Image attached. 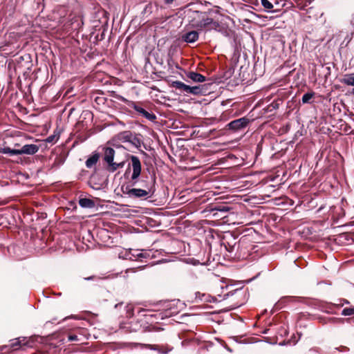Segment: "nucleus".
<instances>
[{
  "instance_id": "obj_1",
  "label": "nucleus",
  "mask_w": 354,
  "mask_h": 354,
  "mask_svg": "<svg viewBox=\"0 0 354 354\" xmlns=\"http://www.w3.org/2000/svg\"><path fill=\"white\" fill-rule=\"evenodd\" d=\"M39 147L36 145H25L21 149H11L10 147H5L0 148V152L4 154H9L10 156L27 154L33 155L39 151Z\"/></svg>"
},
{
  "instance_id": "obj_6",
  "label": "nucleus",
  "mask_w": 354,
  "mask_h": 354,
  "mask_svg": "<svg viewBox=\"0 0 354 354\" xmlns=\"http://www.w3.org/2000/svg\"><path fill=\"white\" fill-rule=\"evenodd\" d=\"M122 192L130 198H147L149 195V192L145 189L132 188L129 189L126 187L125 189L122 188Z\"/></svg>"
},
{
  "instance_id": "obj_28",
  "label": "nucleus",
  "mask_w": 354,
  "mask_h": 354,
  "mask_svg": "<svg viewBox=\"0 0 354 354\" xmlns=\"http://www.w3.org/2000/svg\"><path fill=\"white\" fill-rule=\"evenodd\" d=\"M174 0H164L165 3L167 4L171 3Z\"/></svg>"
},
{
  "instance_id": "obj_20",
  "label": "nucleus",
  "mask_w": 354,
  "mask_h": 354,
  "mask_svg": "<svg viewBox=\"0 0 354 354\" xmlns=\"http://www.w3.org/2000/svg\"><path fill=\"white\" fill-rule=\"evenodd\" d=\"M125 101L127 102H129L128 100H125ZM131 102L129 103V105L131 104L133 108L137 111L139 113H140L141 115H142V113H144V111H145V109H144L143 108L136 105L134 102L130 101Z\"/></svg>"
},
{
  "instance_id": "obj_3",
  "label": "nucleus",
  "mask_w": 354,
  "mask_h": 354,
  "mask_svg": "<svg viewBox=\"0 0 354 354\" xmlns=\"http://www.w3.org/2000/svg\"><path fill=\"white\" fill-rule=\"evenodd\" d=\"M124 257L131 261H143L151 257V251L140 249H129L125 251Z\"/></svg>"
},
{
  "instance_id": "obj_16",
  "label": "nucleus",
  "mask_w": 354,
  "mask_h": 354,
  "mask_svg": "<svg viewBox=\"0 0 354 354\" xmlns=\"http://www.w3.org/2000/svg\"><path fill=\"white\" fill-rule=\"evenodd\" d=\"M24 340H25V339H23L22 340H21L20 338L14 339L10 344L11 348L13 350H17L19 348V346H21V344H24V345L26 344L25 342L22 343V341H24Z\"/></svg>"
},
{
  "instance_id": "obj_5",
  "label": "nucleus",
  "mask_w": 354,
  "mask_h": 354,
  "mask_svg": "<svg viewBox=\"0 0 354 354\" xmlns=\"http://www.w3.org/2000/svg\"><path fill=\"white\" fill-rule=\"evenodd\" d=\"M132 174L131 179L133 181V185L138 182V179L141 173V162L140 159L136 156H131Z\"/></svg>"
},
{
  "instance_id": "obj_22",
  "label": "nucleus",
  "mask_w": 354,
  "mask_h": 354,
  "mask_svg": "<svg viewBox=\"0 0 354 354\" xmlns=\"http://www.w3.org/2000/svg\"><path fill=\"white\" fill-rule=\"evenodd\" d=\"M58 139V138L57 137V136L55 135H53V136H48L46 139V142H53L54 141L57 140Z\"/></svg>"
},
{
  "instance_id": "obj_9",
  "label": "nucleus",
  "mask_w": 354,
  "mask_h": 354,
  "mask_svg": "<svg viewBox=\"0 0 354 354\" xmlns=\"http://www.w3.org/2000/svg\"><path fill=\"white\" fill-rule=\"evenodd\" d=\"M182 38L187 43H194L198 39V32L196 30L189 31L184 34Z\"/></svg>"
},
{
  "instance_id": "obj_25",
  "label": "nucleus",
  "mask_w": 354,
  "mask_h": 354,
  "mask_svg": "<svg viewBox=\"0 0 354 354\" xmlns=\"http://www.w3.org/2000/svg\"><path fill=\"white\" fill-rule=\"evenodd\" d=\"M337 349L340 352H346V351H349V349L346 346H341Z\"/></svg>"
},
{
  "instance_id": "obj_14",
  "label": "nucleus",
  "mask_w": 354,
  "mask_h": 354,
  "mask_svg": "<svg viewBox=\"0 0 354 354\" xmlns=\"http://www.w3.org/2000/svg\"><path fill=\"white\" fill-rule=\"evenodd\" d=\"M171 86L176 89L183 91L186 93L187 85L180 81H174L171 83Z\"/></svg>"
},
{
  "instance_id": "obj_32",
  "label": "nucleus",
  "mask_w": 354,
  "mask_h": 354,
  "mask_svg": "<svg viewBox=\"0 0 354 354\" xmlns=\"http://www.w3.org/2000/svg\"><path fill=\"white\" fill-rule=\"evenodd\" d=\"M352 93L354 95V89H353Z\"/></svg>"
},
{
  "instance_id": "obj_29",
  "label": "nucleus",
  "mask_w": 354,
  "mask_h": 354,
  "mask_svg": "<svg viewBox=\"0 0 354 354\" xmlns=\"http://www.w3.org/2000/svg\"><path fill=\"white\" fill-rule=\"evenodd\" d=\"M288 204H289V205H293V202L292 201V200L289 199Z\"/></svg>"
},
{
  "instance_id": "obj_11",
  "label": "nucleus",
  "mask_w": 354,
  "mask_h": 354,
  "mask_svg": "<svg viewBox=\"0 0 354 354\" xmlns=\"http://www.w3.org/2000/svg\"><path fill=\"white\" fill-rule=\"evenodd\" d=\"M79 205L83 208H93L95 207V202L89 198H83L79 200Z\"/></svg>"
},
{
  "instance_id": "obj_12",
  "label": "nucleus",
  "mask_w": 354,
  "mask_h": 354,
  "mask_svg": "<svg viewBox=\"0 0 354 354\" xmlns=\"http://www.w3.org/2000/svg\"><path fill=\"white\" fill-rule=\"evenodd\" d=\"M100 156L98 153H94L91 157H89L86 161V166L88 168H91L94 166L98 161Z\"/></svg>"
},
{
  "instance_id": "obj_30",
  "label": "nucleus",
  "mask_w": 354,
  "mask_h": 354,
  "mask_svg": "<svg viewBox=\"0 0 354 354\" xmlns=\"http://www.w3.org/2000/svg\"><path fill=\"white\" fill-rule=\"evenodd\" d=\"M15 147H19V144H17H17H15Z\"/></svg>"
},
{
  "instance_id": "obj_17",
  "label": "nucleus",
  "mask_w": 354,
  "mask_h": 354,
  "mask_svg": "<svg viewBox=\"0 0 354 354\" xmlns=\"http://www.w3.org/2000/svg\"><path fill=\"white\" fill-rule=\"evenodd\" d=\"M342 315L344 316L354 315V306L343 309Z\"/></svg>"
},
{
  "instance_id": "obj_23",
  "label": "nucleus",
  "mask_w": 354,
  "mask_h": 354,
  "mask_svg": "<svg viewBox=\"0 0 354 354\" xmlns=\"http://www.w3.org/2000/svg\"><path fill=\"white\" fill-rule=\"evenodd\" d=\"M298 337H296V336L295 335H293L290 339H289V344H291L292 343L293 344H295L298 339H299L300 336L298 334Z\"/></svg>"
},
{
  "instance_id": "obj_7",
  "label": "nucleus",
  "mask_w": 354,
  "mask_h": 354,
  "mask_svg": "<svg viewBox=\"0 0 354 354\" xmlns=\"http://www.w3.org/2000/svg\"><path fill=\"white\" fill-rule=\"evenodd\" d=\"M249 122V120L246 118H241L230 122L228 124V127L230 129L239 130L247 126Z\"/></svg>"
},
{
  "instance_id": "obj_10",
  "label": "nucleus",
  "mask_w": 354,
  "mask_h": 354,
  "mask_svg": "<svg viewBox=\"0 0 354 354\" xmlns=\"http://www.w3.org/2000/svg\"><path fill=\"white\" fill-rule=\"evenodd\" d=\"M187 77L192 80L195 82H203L205 81L206 78L204 75L198 73L196 72H189L187 75Z\"/></svg>"
},
{
  "instance_id": "obj_21",
  "label": "nucleus",
  "mask_w": 354,
  "mask_h": 354,
  "mask_svg": "<svg viewBox=\"0 0 354 354\" xmlns=\"http://www.w3.org/2000/svg\"><path fill=\"white\" fill-rule=\"evenodd\" d=\"M142 115L151 121H153L156 118L153 113H150L146 110L144 111V113H142Z\"/></svg>"
},
{
  "instance_id": "obj_24",
  "label": "nucleus",
  "mask_w": 354,
  "mask_h": 354,
  "mask_svg": "<svg viewBox=\"0 0 354 354\" xmlns=\"http://www.w3.org/2000/svg\"><path fill=\"white\" fill-rule=\"evenodd\" d=\"M68 340L69 341H77L78 340V337L77 335H68Z\"/></svg>"
},
{
  "instance_id": "obj_31",
  "label": "nucleus",
  "mask_w": 354,
  "mask_h": 354,
  "mask_svg": "<svg viewBox=\"0 0 354 354\" xmlns=\"http://www.w3.org/2000/svg\"><path fill=\"white\" fill-rule=\"evenodd\" d=\"M283 343H279V345H283Z\"/></svg>"
},
{
  "instance_id": "obj_27",
  "label": "nucleus",
  "mask_w": 354,
  "mask_h": 354,
  "mask_svg": "<svg viewBox=\"0 0 354 354\" xmlns=\"http://www.w3.org/2000/svg\"><path fill=\"white\" fill-rule=\"evenodd\" d=\"M219 210L220 211H223V212H227L229 210V207H223L222 209H220Z\"/></svg>"
},
{
  "instance_id": "obj_19",
  "label": "nucleus",
  "mask_w": 354,
  "mask_h": 354,
  "mask_svg": "<svg viewBox=\"0 0 354 354\" xmlns=\"http://www.w3.org/2000/svg\"><path fill=\"white\" fill-rule=\"evenodd\" d=\"M261 3L268 11L273 8L272 3L268 0H261Z\"/></svg>"
},
{
  "instance_id": "obj_8",
  "label": "nucleus",
  "mask_w": 354,
  "mask_h": 354,
  "mask_svg": "<svg viewBox=\"0 0 354 354\" xmlns=\"http://www.w3.org/2000/svg\"><path fill=\"white\" fill-rule=\"evenodd\" d=\"M119 140L123 142H129L131 143H140L138 139L133 138L130 131H124L118 135Z\"/></svg>"
},
{
  "instance_id": "obj_2",
  "label": "nucleus",
  "mask_w": 354,
  "mask_h": 354,
  "mask_svg": "<svg viewBox=\"0 0 354 354\" xmlns=\"http://www.w3.org/2000/svg\"><path fill=\"white\" fill-rule=\"evenodd\" d=\"M192 26L198 30L206 29L209 31L216 30L219 27V24L212 18L201 17H198V19H194Z\"/></svg>"
},
{
  "instance_id": "obj_18",
  "label": "nucleus",
  "mask_w": 354,
  "mask_h": 354,
  "mask_svg": "<svg viewBox=\"0 0 354 354\" xmlns=\"http://www.w3.org/2000/svg\"><path fill=\"white\" fill-rule=\"evenodd\" d=\"M314 93H305L302 97V102L303 103H308L310 102V100L313 97Z\"/></svg>"
},
{
  "instance_id": "obj_15",
  "label": "nucleus",
  "mask_w": 354,
  "mask_h": 354,
  "mask_svg": "<svg viewBox=\"0 0 354 354\" xmlns=\"http://www.w3.org/2000/svg\"><path fill=\"white\" fill-rule=\"evenodd\" d=\"M201 91H202V89L198 86H189L187 85L186 94L198 95L201 93Z\"/></svg>"
},
{
  "instance_id": "obj_26",
  "label": "nucleus",
  "mask_w": 354,
  "mask_h": 354,
  "mask_svg": "<svg viewBox=\"0 0 354 354\" xmlns=\"http://www.w3.org/2000/svg\"><path fill=\"white\" fill-rule=\"evenodd\" d=\"M145 347L149 349H155L154 346L151 344H147Z\"/></svg>"
},
{
  "instance_id": "obj_13",
  "label": "nucleus",
  "mask_w": 354,
  "mask_h": 354,
  "mask_svg": "<svg viewBox=\"0 0 354 354\" xmlns=\"http://www.w3.org/2000/svg\"><path fill=\"white\" fill-rule=\"evenodd\" d=\"M342 83L354 86V73L344 75L342 80Z\"/></svg>"
},
{
  "instance_id": "obj_4",
  "label": "nucleus",
  "mask_w": 354,
  "mask_h": 354,
  "mask_svg": "<svg viewBox=\"0 0 354 354\" xmlns=\"http://www.w3.org/2000/svg\"><path fill=\"white\" fill-rule=\"evenodd\" d=\"M114 155L115 151L111 147H106L105 149L104 160L109 165L111 171H115L118 168H121L124 166V162L119 163L113 162Z\"/></svg>"
}]
</instances>
